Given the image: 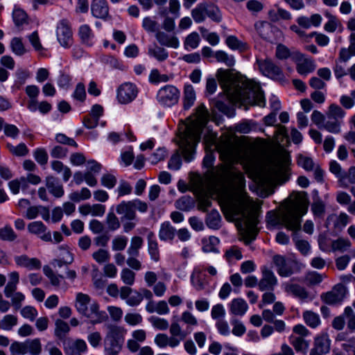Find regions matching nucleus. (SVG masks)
I'll return each mask as SVG.
<instances>
[{"label":"nucleus","mask_w":355,"mask_h":355,"mask_svg":"<svg viewBox=\"0 0 355 355\" xmlns=\"http://www.w3.org/2000/svg\"><path fill=\"white\" fill-rule=\"evenodd\" d=\"M213 180L222 189L219 200L225 214L236 220L246 244L258 234L259 212L261 205L254 200L245 190L244 175L233 166H222L212 173Z\"/></svg>","instance_id":"nucleus-1"},{"label":"nucleus","mask_w":355,"mask_h":355,"mask_svg":"<svg viewBox=\"0 0 355 355\" xmlns=\"http://www.w3.org/2000/svg\"><path fill=\"white\" fill-rule=\"evenodd\" d=\"M216 76L229 101L238 108L263 107L266 104L260 85L232 69H218Z\"/></svg>","instance_id":"nucleus-2"},{"label":"nucleus","mask_w":355,"mask_h":355,"mask_svg":"<svg viewBox=\"0 0 355 355\" xmlns=\"http://www.w3.org/2000/svg\"><path fill=\"white\" fill-rule=\"evenodd\" d=\"M308 205L309 201L304 194H292L278 213L269 211L267 214V223L271 226H284L288 230L298 232L301 229L302 217L307 212Z\"/></svg>","instance_id":"nucleus-3"},{"label":"nucleus","mask_w":355,"mask_h":355,"mask_svg":"<svg viewBox=\"0 0 355 355\" xmlns=\"http://www.w3.org/2000/svg\"><path fill=\"white\" fill-rule=\"evenodd\" d=\"M208 112H194L186 119L184 130L180 134L178 144L186 162L193 159L195 147L199 142L203 128L209 120Z\"/></svg>","instance_id":"nucleus-4"},{"label":"nucleus","mask_w":355,"mask_h":355,"mask_svg":"<svg viewBox=\"0 0 355 355\" xmlns=\"http://www.w3.org/2000/svg\"><path fill=\"white\" fill-rule=\"evenodd\" d=\"M75 307L80 314L89 318L92 324L101 323L105 320V312L100 311L98 304L96 302H91V298L87 294H76Z\"/></svg>","instance_id":"nucleus-5"},{"label":"nucleus","mask_w":355,"mask_h":355,"mask_svg":"<svg viewBox=\"0 0 355 355\" xmlns=\"http://www.w3.org/2000/svg\"><path fill=\"white\" fill-rule=\"evenodd\" d=\"M191 16L196 23L205 21L207 17L217 23L222 20V15L219 8L211 2H202L198 4L191 10Z\"/></svg>","instance_id":"nucleus-6"},{"label":"nucleus","mask_w":355,"mask_h":355,"mask_svg":"<svg viewBox=\"0 0 355 355\" xmlns=\"http://www.w3.org/2000/svg\"><path fill=\"white\" fill-rule=\"evenodd\" d=\"M104 339L105 351L121 352L126 331L121 327L109 325Z\"/></svg>","instance_id":"nucleus-7"},{"label":"nucleus","mask_w":355,"mask_h":355,"mask_svg":"<svg viewBox=\"0 0 355 355\" xmlns=\"http://www.w3.org/2000/svg\"><path fill=\"white\" fill-rule=\"evenodd\" d=\"M144 240L141 236H135L131 238L130 244L127 250L128 257L126 259L127 265L132 269L139 270L142 268L141 261L137 259L139 250L142 248Z\"/></svg>","instance_id":"nucleus-8"},{"label":"nucleus","mask_w":355,"mask_h":355,"mask_svg":"<svg viewBox=\"0 0 355 355\" xmlns=\"http://www.w3.org/2000/svg\"><path fill=\"white\" fill-rule=\"evenodd\" d=\"M180 96V92L175 86L167 85L158 90L156 98L159 104L171 107L178 103Z\"/></svg>","instance_id":"nucleus-9"},{"label":"nucleus","mask_w":355,"mask_h":355,"mask_svg":"<svg viewBox=\"0 0 355 355\" xmlns=\"http://www.w3.org/2000/svg\"><path fill=\"white\" fill-rule=\"evenodd\" d=\"M138 89L135 84L132 83H124L117 89L116 98L121 104H128L132 102L136 98Z\"/></svg>","instance_id":"nucleus-10"},{"label":"nucleus","mask_w":355,"mask_h":355,"mask_svg":"<svg viewBox=\"0 0 355 355\" xmlns=\"http://www.w3.org/2000/svg\"><path fill=\"white\" fill-rule=\"evenodd\" d=\"M57 40L64 48H69L73 44V33L71 26L67 20H61L56 28Z\"/></svg>","instance_id":"nucleus-11"},{"label":"nucleus","mask_w":355,"mask_h":355,"mask_svg":"<svg viewBox=\"0 0 355 355\" xmlns=\"http://www.w3.org/2000/svg\"><path fill=\"white\" fill-rule=\"evenodd\" d=\"M220 146H223L220 150V155L226 161L232 162L239 158L241 145L235 139L227 140L222 143Z\"/></svg>","instance_id":"nucleus-12"},{"label":"nucleus","mask_w":355,"mask_h":355,"mask_svg":"<svg viewBox=\"0 0 355 355\" xmlns=\"http://www.w3.org/2000/svg\"><path fill=\"white\" fill-rule=\"evenodd\" d=\"M257 64L259 71L263 75L275 80H280L283 78L281 69L271 60H258Z\"/></svg>","instance_id":"nucleus-13"},{"label":"nucleus","mask_w":355,"mask_h":355,"mask_svg":"<svg viewBox=\"0 0 355 355\" xmlns=\"http://www.w3.org/2000/svg\"><path fill=\"white\" fill-rule=\"evenodd\" d=\"M261 279L259 282L258 286L260 291H273L277 284V279L274 272L267 268H264L261 271Z\"/></svg>","instance_id":"nucleus-14"},{"label":"nucleus","mask_w":355,"mask_h":355,"mask_svg":"<svg viewBox=\"0 0 355 355\" xmlns=\"http://www.w3.org/2000/svg\"><path fill=\"white\" fill-rule=\"evenodd\" d=\"M116 211L121 215V221L137 220L136 211L134 209L132 200L122 201L116 205Z\"/></svg>","instance_id":"nucleus-15"},{"label":"nucleus","mask_w":355,"mask_h":355,"mask_svg":"<svg viewBox=\"0 0 355 355\" xmlns=\"http://www.w3.org/2000/svg\"><path fill=\"white\" fill-rule=\"evenodd\" d=\"M28 231L37 236L45 242L52 241L51 234L47 230V227L41 221H35L28 225Z\"/></svg>","instance_id":"nucleus-16"},{"label":"nucleus","mask_w":355,"mask_h":355,"mask_svg":"<svg viewBox=\"0 0 355 355\" xmlns=\"http://www.w3.org/2000/svg\"><path fill=\"white\" fill-rule=\"evenodd\" d=\"M272 259L277 271L281 277H289L293 273L291 262L287 261L284 257L275 255Z\"/></svg>","instance_id":"nucleus-17"},{"label":"nucleus","mask_w":355,"mask_h":355,"mask_svg":"<svg viewBox=\"0 0 355 355\" xmlns=\"http://www.w3.org/2000/svg\"><path fill=\"white\" fill-rule=\"evenodd\" d=\"M349 220V217L346 213L342 212L338 215L332 214L327 218L326 224L332 225L336 230H341L348 224Z\"/></svg>","instance_id":"nucleus-18"},{"label":"nucleus","mask_w":355,"mask_h":355,"mask_svg":"<svg viewBox=\"0 0 355 355\" xmlns=\"http://www.w3.org/2000/svg\"><path fill=\"white\" fill-rule=\"evenodd\" d=\"M282 286L286 293L293 295L302 300H306L309 297L308 292L304 287L299 284L289 282L284 283Z\"/></svg>","instance_id":"nucleus-19"},{"label":"nucleus","mask_w":355,"mask_h":355,"mask_svg":"<svg viewBox=\"0 0 355 355\" xmlns=\"http://www.w3.org/2000/svg\"><path fill=\"white\" fill-rule=\"evenodd\" d=\"M46 187L49 191L55 198H60L64 195V189L59 180L53 176L46 178Z\"/></svg>","instance_id":"nucleus-20"},{"label":"nucleus","mask_w":355,"mask_h":355,"mask_svg":"<svg viewBox=\"0 0 355 355\" xmlns=\"http://www.w3.org/2000/svg\"><path fill=\"white\" fill-rule=\"evenodd\" d=\"M91 9L93 16L96 18L105 19L108 16L109 8L105 0H94Z\"/></svg>","instance_id":"nucleus-21"},{"label":"nucleus","mask_w":355,"mask_h":355,"mask_svg":"<svg viewBox=\"0 0 355 355\" xmlns=\"http://www.w3.org/2000/svg\"><path fill=\"white\" fill-rule=\"evenodd\" d=\"M80 213L83 216H102L105 212V207L101 204L83 205L78 208Z\"/></svg>","instance_id":"nucleus-22"},{"label":"nucleus","mask_w":355,"mask_h":355,"mask_svg":"<svg viewBox=\"0 0 355 355\" xmlns=\"http://www.w3.org/2000/svg\"><path fill=\"white\" fill-rule=\"evenodd\" d=\"M196 99V94L193 87L191 85H185L182 97L183 108L186 110L191 109Z\"/></svg>","instance_id":"nucleus-23"},{"label":"nucleus","mask_w":355,"mask_h":355,"mask_svg":"<svg viewBox=\"0 0 355 355\" xmlns=\"http://www.w3.org/2000/svg\"><path fill=\"white\" fill-rule=\"evenodd\" d=\"M15 260L18 266L27 268L29 270L40 269L42 266L39 259L37 258H29L26 255L16 257Z\"/></svg>","instance_id":"nucleus-24"},{"label":"nucleus","mask_w":355,"mask_h":355,"mask_svg":"<svg viewBox=\"0 0 355 355\" xmlns=\"http://www.w3.org/2000/svg\"><path fill=\"white\" fill-rule=\"evenodd\" d=\"M268 19L272 22H278L280 20L288 21L292 19L291 13L280 7L276 9H271L268 13Z\"/></svg>","instance_id":"nucleus-25"},{"label":"nucleus","mask_w":355,"mask_h":355,"mask_svg":"<svg viewBox=\"0 0 355 355\" xmlns=\"http://www.w3.org/2000/svg\"><path fill=\"white\" fill-rule=\"evenodd\" d=\"M322 21V17L319 14H313L310 18L305 16H300L297 19L298 25L304 28L308 29L311 26H319Z\"/></svg>","instance_id":"nucleus-26"},{"label":"nucleus","mask_w":355,"mask_h":355,"mask_svg":"<svg viewBox=\"0 0 355 355\" xmlns=\"http://www.w3.org/2000/svg\"><path fill=\"white\" fill-rule=\"evenodd\" d=\"M315 69V64L313 60L304 58L301 55L297 64V71L301 75L306 76Z\"/></svg>","instance_id":"nucleus-27"},{"label":"nucleus","mask_w":355,"mask_h":355,"mask_svg":"<svg viewBox=\"0 0 355 355\" xmlns=\"http://www.w3.org/2000/svg\"><path fill=\"white\" fill-rule=\"evenodd\" d=\"M248 309L246 302L242 298H235L230 304V311L235 315H243Z\"/></svg>","instance_id":"nucleus-28"},{"label":"nucleus","mask_w":355,"mask_h":355,"mask_svg":"<svg viewBox=\"0 0 355 355\" xmlns=\"http://www.w3.org/2000/svg\"><path fill=\"white\" fill-rule=\"evenodd\" d=\"M156 38L161 45L177 49L179 46V40L174 35H167L164 32H157Z\"/></svg>","instance_id":"nucleus-29"},{"label":"nucleus","mask_w":355,"mask_h":355,"mask_svg":"<svg viewBox=\"0 0 355 355\" xmlns=\"http://www.w3.org/2000/svg\"><path fill=\"white\" fill-rule=\"evenodd\" d=\"M155 343L159 347H166L169 346L172 348L176 347L179 345V341L174 337H169L165 334H158L155 337Z\"/></svg>","instance_id":"nucleus-30"},{"label":"nucleus","mask_w":355,"mask_h":355,"mask_svg":"<svg viewBox=\"0 0 355 355\" xmlns=\"http://www.w3.org/2000/svg\"><path fill=\"white\" fill-rule=\"evenodd\" d=\"M175 229L169 222H164L160 226L159 238L161 241H171L175 237Z\"/></svg>","instance_id":"nucleus-31"},{"label":"nucleus","mask_w":355,"mask_h":355,"mask_svg":"<svg viewBox=\"0 0 355 355\" xmlns=\"http://www.w3.org/2000/svg\"><path fill=\"white\" fill-rule=\"evenodd\" d=\"M340 187L347 188L349 184H355V166H350L347 172L343 171L338 178Z\"/></svg>","instance_id":"nucleus-32"},{"label":"nucleus","mask_w":355,"mask_h":355,"mask_svg":"<svg viewBox=\"0 0 355 355\" xmlns=\"http://www.w3.org/2000/svg\"><path fill=\"white\" fill-rule=\"evenodd\" d=\"M148 251L153 260L155 261L159 260L158 243L157 241L154 239V234L152 232L148 234Z\"/></svg>","instance_id":"nucleus-33"},{"label":"nucleus","mask_w":355,"mask_h":355,"mask_svg":"<svg viewBox=\"0 0 355 355\" xmlns=\"http://www.w3.org/2000/svg\"><path fill=\"white\" fill-rule=\"evenodd\" d=\"M326 119L323 121L322 128H324L331 132H338L339 131L337 119L335 112H325Z\"/></svg>","instance_id":"nucleus-34"},{"label":"nucleus","mask_w":355,"mask_h":355,"mask_svg":"<svg viewBox=\"0 0 355 355\" xmlns=\"http://www.w3.org/2000/svg\"><path fill=\"white\" fill-rule=\"evenodd\" d=\"M70 327L67 322L62 320L58 319L55 322L54 335L59 340H63L66 335L69 332Z\"/></svg>","instance_id":"nucleus-35"},{"label":"nucleus","mask_w":355,"mask_h":355,"mask_svg":"<svg viewBox=\"0 0 355 355\" xmlns=\"http://www.w3.org/2000/svg\"><path fill=\"white\" fill-rule=\"evenodd\" d=\"M289 340L291 344L293 346V347L297 352L306 353L309 346V341L306 340L302 336H291Z\"/></svg>","instance_id":"nucleus-36"},{"label":"nucleus","mask_w":355,"mask_h":355,"mask_svg":"<svg viewBox=\"0 0 355 355\" xmlns=\"http://www.w3.org/2000/svg\"><path fill=\"white\" fill-rule=\"evenodd\" d=\"M226 45L232 50H238L239 51H245L248 49L246 43L239 40L234 35H230L225 40Z\"/></svg>","instance_id":"nucleus-37"},{"label":"nucleus","mask_w":355,"mask_h":355,"mask_svg":"<svg viewBox=\"0 0 355 355\" xmlns=\"http://www.w3.org/2000/svg\"><path fill=\"white\" fill-rule=\"evenodd\" d=\"M289 164V158L286 155H282L274 160L271 165V171L275 174H279L286 171Z\"/></svg>","instance_id":"nucleus-38"},{"label":"nucleus","mask_w":355,"mask_h":355,"mask_svg":"<svg viewBox=\"0 0 355 355\" xmlns=\"http://www.w3.org/2000/svg\"><path fill=\"white\" fill-rule=\"evenodd\" d=\"M315 349L321 354L329 352L330 349V340L327 335L322 334L317 337L315 340Z\"/></svg>","instance_id":"nucleus-39"},{"label":"nucleus","mask_w":355,"mask_h":355,"mask_svg":"<svg viewBox=\"0 0 355 355\" xmlns=\"http://www.w3.org/2000/svg\"><path fill=\"white\" fill-rule=\"evenodd\" d=\"M200 42L199 34L196 32H192L185 37L184 47L187 51L195 49L199 46Z\"/></svg>","instance_id":"nucleus-40"},{"label":"nucleus","mask_w":355,"mask_h":355,"mask_svg":"<svg viewBox=\"0 0 355 355\" xmlns=\"http://www.w3.org/2000/svg\"><path fill=\"white\" fill-rule=\"evenodd\" d=\"M214 58L217 62L224 63L227 67H232L235 64L234 57L224 51H217L214 53Z\"/></svg>","instance_id":"nucleus-41"},{"label":"nucleus","mask_w":355,"mask_h":355,"mask_svg":"<svg viewBox=\"0 0 355 355\" xmlns=\"http://www.w3.org/2000/svg\"><path fill=\"white\" fill-rule=\"evenodd\" d=\"M51 168L57 173L63 172V180L67 182L71 176V169L64 166L60 161H53L51 164Z\"/></svg>","instance_id":"nucleus-42"},{"label":"nucleus","mask_w":355,"mask_h":355,"mask_svg":"<svg viewBox=\"0 0 355 355\" xmlns=\"http://www.w3.org/2000/svg\"><path fill=\"white\" fill-rule=\"evenodd\" d=\"M25 92L27 96L30 98L29 107L34 109L37 104V97L40 94L39 87L36 85H28L25 88Z\"/></svg>","instance_id":"nucleus-43"},{"label":"nucleus","mask_w":355,"mask_h":355,"mask_svg":"<svg viewBox=\"0 0 355 355\" xmlns=\"http://www.w3.org/2000/svg\"><path fill=\"white\" fill-rule=\"evenodd\" d=\"M169 331L171 334L170 337H174L179 341V344L182 340H184L187 336V333L182 331L180 325L176 322L171 323Z\"/></svg>","instance_id":"nucleus-44"},{"label":"nucleus","mask_w":355,"mask_h":355,"mask_svg":"<svg viewBox=\"0 0 355 355\" xmlns=\"http://www.w3.org/2000/svg\"><path fill=\"white\" fill-rule=\"evenodd\" d=\"M219 243V239L214 236H209L208 239H202V250L205 252H217L216 246Z\"/></svg>","instance_id":"nucleus-45"},{"label":"nucleus","mask_w":355,"mask_h":355,"mask_svg":"<svg viewBox=\"0 0 355 355\" xmlns=\"http://www.w3.org/2000/svg\"><path fill=\"white\" fill-rule=\"evenodd\" d=\"M148 53L160 62L165 60L168 58L167 51L164 49L156 45L149 47Z\"/></svg>","instance_id":"nucleus-46"},{"label":"nucleus","mask_w":355,"mask_h":355,"mask_svg":"<svg viewBox=\"0 0 355 355\" xmlns=\"http://www.w3.org/2000/svg\"><path fill=\"white\" fill-rule=\"evenodd\" d=\"M193 206V201L190 196H184L177 200L175 202V207L182 211H189Z\"/></svg>","instance_id":"nucleus-47"},{"label":"nucleus","mask_w":355,"mask_h":355,"mask_svg":"<svg viewBox=\"0 0 355 355\" xmlns=\"http://www.w3.org/2000/svg\"><path fill=\"white\" fill-rule=\"evenodd\" d=\"M171 77L166 74H161L157 69L151 70L148 80L150 83L158 84L160 83H166L170 80Z\"/></svg>","instance_id":"nucleus-48"},{"label":"nucleus","mask_w":355,"mask_h":355,"mask_svg":"<svg viewBox=\"0 0 355 355\" xmlns=\"http://www.w3.org/2000/svg\"><path fill=\"white\" fill-rule=\"evenodd\" d=\"M343 315L347 320V329L353 332L355 331V312L350 306H347L343 313Z\"/></svg>","instance_id":"nucleus-49"},{"label":"nucleus","mask_w":355,"mask_h":355,"mask_svg":"<svg viewBox=\"0 0 355 355\" xmlns=\"http://www.w3.org/2000/svg\"><path fill=\"white\" fill-rule=\"evenodd\" d=\"M128 243V238L123 235H118L112 241V249L113 251L123 250Z\"/></svg>","instance_id":"nucleus-50"},{"label":"nucleus","mask_w":355,"mask_h":355,"mask_svg":"<svg viewBox=\"0 0 355 355\" xmlns=\"http://www.w3.org/2000/svg\"><path fill=\"white\" fill-rule=\"evenodd\" d=\"M293 232V239L295 241L296 248L303 255H306L310 251V245L309 242L305 240L299 239L297 237V232Z\"/></svg>","instance_id":"nucleus-51"},{"label":"nucleus","mask_w":355,"mask_h":355,"mask_svg":"<svg viewBox=\"0 0 355 355\" xmlns=\"http://www.w3.org/2000/svg\"><path fill=\"white\" fill-rule=\"evenodd\" d=\"M311 211L315 217H323L325 213L324 203L319 198L314 199L311 205Z\"/></svg>","instance_id":"nucleus-52"},{"label":"nucleus","mask_w":355,"mask_h":355,"mask_svg":"<svg viewBox=\"0 0 355 355\" xmlns=\"http://www.w3.org/2000/svg\"><path fill=\"white\" fill-rule=\"evenodd\" d=\"M17 316L11 314L6 315L1 320V329L6 331L11 330L13 327L17 325Z\"/></svg>","instance_id":"nucleus-53"},{"label":"nucleus","mask_w":355,"mask_h":355,"mask_svg":"<svg viewBox=\"0 0 355 355\" xmlns=\"http://www.w3.org/2000/svg\"><path fill=\"white\" fill-rule=\"evenodd\" d=\"M10 47L12 51L17 55H22L26 52L21 39L19 37H14L12 39Z\"/></svg>","instance_id":"nucleus-54"},{"label":"nucleus","mask_w":355,"mask_h":355,"mask_svg":"<svg viewBox=\"0 0 355 355\" xmlns=\"http://www.w3.org/2000/svg\"><path fill=\"white\" fill-rule=\"evenodd\" d=\"M12 18L15 25L19 27L27 23L28 16L22 9L15 8L12 12Z\"/></svg>","instance_id":"nucleus-55"},{"label":"nucleus","mask_w":355,"mask_h":355,"mask_svg":"<svg viewBox=\"0 0 355 355\" xmlns=\"http://www.w3.org/2000/svg\"><path fill=\"white\" fill-rule=\"evenodd\" d=\"M28 353L39 355L42 352V345L39 338L26 340Z\"/></svg>","instance_id":"nucleus-56"},{"label":"nucleus","mask_w":355,"mask_h":355,"mask_svg":"<svg viewBox=\"0 0 355 355\" xmlns=\"http://www.w3.org/2000/svg\"><path fill=\"white\" fill-rule=\"evenodd\" d=\"M136 274L131 269L125 268L121 272V279L128 286L135 284Z\"/></svg>","instance_id":"nucleus-57"},{"label":"nucleus","mask_w":355,"mask_h":355,"mask_svg":"<svg viewBox=\"0 0 355 355\" xmlns=\"http://www.w3.org/2000/svg\"><path fill=\"white\" fill-rule=\"evenodd\" d=\"M305 322L311 327H316L320 324L319 315L313 311H306L303 314Z\"/></svg>","instance_id":"nucleus-58"},{"label":"nucleus","mask_w":355,"mask_h":355,"mask_svg":"<svg viewBox=\"0 0 355 355\" xmlns=\"http://www.w3.org/2000/svg\"><path fill=\"white\" fill-rule=\"evenodd\" d=\"M207 225L212 229H218L220 226V216L216 211H212L206 219Z\"/></svg>","instance_id":"nucleus-59"},{"label":"nucleus","mask_w":355,"mask_h":355,"mask_svg":"<svg viewBox=\"0 0 355 355\" xmlns=\"http://www.w3.org/2000/svg\"><path fill=\"white\" fill-rule=\"evenodd\" d=\"M72 97L73 99L80 102H84L87 97L85 86L83 83H78L73 92Z\"/></svg>","instance_id":"nucleus-60"},{"label":"nucleus","mask_w":355,"mask_h":355,"mask_svg":"<svg viewBox=\"0 0 355 355\" xmlns=\"http://www.w3.org/2000/svg\"><path fill=\"white\" fill-rule=\"evenodd\" d=\"M44 275L50 279L52 285L58 286L60 284V279H63L62 275H55L53 270L49 266H44L43 268Z\"/></svg>","instance_id":"nucleus-61"},{"label":"nucleus","mask_w":355,"mask_h":355,"mask_svg":"<svg viewBox=\"0 0 355 355\" xmlns=\"http://www.w3.org/2000/svg\"><path fill=\"white\" fill-rule=\"evenodd\" d=\"M10 350L12 354L19 355H24L28 353L26 341L20 343L17 341L13 342L10 347Z\"/></svg>","instance_id":"nucleus-62"},{"label":"nucleus","mask_w":355,"mask_h":355,"mask_svg":"<svg viewBox=\"0 0 355 355\" xmlns=\"http://www.w3.org/2000/svg\"><path fill=\"white\" fill-rule=\"evenodd\" d=\"M297 164L306 171H313L315 164L311 157L300 155L297 157Z\"/></svg>","instance_id":"nucleus-63"},{"label":"nucleus","mask_w":355,"mask_h":355,"mask_svg":"<svg viewBox=\"0 0 355 355\" xmlns=\"http://www.w3.org/2000/svg\"><path fill=\"white\" fill-rule=\"evenodd\" d=\"M101 112H90L85 119L84 124L87 128H94L98 124Z\"/></svg>","instance_id":"nucleus-64"}]
</instances>
